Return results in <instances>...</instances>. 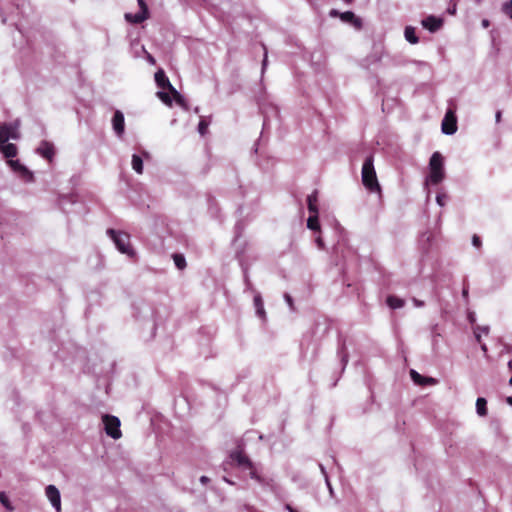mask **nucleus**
I'll return each instance as SVG.
<instances>
[{"mask_svg":"<svg viewBox=\"0 0 512 512\" xmlns=\"http://www.w3.org/2000/svg\"><path fill=\"white\" fill-rule=\"evenodd\" d=\"M316 242H317V244H318V246H319L320 248H322V247H323V241H322V239H321L320 237L316 239Z\"/></svg>","mask_w":512,"mask_h":512,"instance_id":"nucleus-42","label":"nucleus"},{"mask_svg":"<svg viewBox=\"0 0 512 512\" xmlns=\"http://www.w3.org/2000/svg\"><path fill=\"white\" fill-rule=\"evenodd\" d=\"M168 91L173 95V98L176 99V97L180 98V93L173 87V85L168 88Z\"/></svg>","mask_w":512,"mask_h":512,"instance_id":"nucleus-34","label":"nucleus"},{"mask_svg":"<svg viewBox=\"0 0 512 512\" xmlns=\"http://www.w3.org/2000/svg\"><path fill=\"white\" fill-rule=\"evenodd\" d=\"M509 367L512 368V361H509Z\"/></svg>","mask_w":512,"mask_h":512,"instance_id":"nucleus-48","label":"nucleus"},{"mask_svg":"<svg viewBox=\"0 0 512 512\" xmlns=\"http://www.w3.org/2000/svg\"><path fill=\"white\" fill-rule=\"evenodd\" d=\"M45 492L53 507H55L59 512L61 509V498L59 490L54 485H48Z\"/></svg>","mask_w":512,"mask_h":512,"instance_id":"nucleus-9","label":"nucleus"},{"mask_svg":"<svg viewBox=\"0 0 512 512\" xmlns=\"http://www.w3.org/2000/svg\"><path fill=\"white\" fill-rule=\"evenodd\" d=\"M175 101L181 105V106H185V103H184V99L182 97V95H180V98L179 97H176Z\"/></svg>","mask_w":512,"mask_h":512,"instance_id":"nucleus-38","label":"nucleus"},{"mask_svg":"<svg viewBox=\"0 0 512 512\" xmlns=\"http://www.w3.org/2000/svg\"><path fill=\"white\" fill-rule=\"evenodd\" d=\"M488 332H489L488 327H483V328H481V327H477V328L474 330V335H475V337H476L477 342H478V343H481V335H482V334L487 335V334H488Z\"/></svg>","mask_w":512,"mask_h":512,"instance_id":"nucleus-28","label":"nucleus"},{"mask_svg":"<svg viewBox=\"0 0 512 512\" xmlns=\"http://www.w3.org/2000/svg\"><path fill=\"white\" fill-rule=\"evenodd\" d=\"M445 178L444 158L440 152L436 151L432 154L429 161V176L427 181L433 185H437Z\"/></svg>","mask_w":512,"mask_h":512,"instance_id":"nucleus-1","label":"nucleus"},{"mask_svg":"<svg viewBox=\"0 0 512 512\" xmlns=\"http://www.w3.org/2000/svg\"><path fill=\"white\" fill-rule=\"evenodd\" d=\"M404 35H405L406 40L408 42H410L411 44H416L419 41L418 37L415 34V29L411 26H408L405 28Z\"/></svg>","mask_w":512,"mask_h":512,"instance_id":"nucleus-21","label":"nucleus"},{"mask_svg":"<svg viewBox=\"0 0 512 512\" xmlns=\"http://www.w3.org/2000/svg\"><path fill=\"white\" fill-rule=\"evenodd\" d=\"M8 164L13 169V171L19 173L23 179L27 181L32 180L33 174L24 165H22L19 160L10 159Z\"/></svg>","mask_w":512,"mask_h":512,"instance_id":"nucleus-10","label":"nucleus"},{"mask_svg":"<svg viewBox=\"0 0 512 512\" xmlns=\"http://www.w3.org/2000/svg\"><path fill=\"white\" fill-rule=\"evenodd\" d=\"M36 151L48 162L51 163L53 161L55 156V147L51 142L42 141Z\"/></svg>","mask_w":512,"mask_h":512,"instance_id":"nucleus-8","label":"nucleus"},{"mask_svg":"<svg viewBox=\"0 0 512 512\" xmlns=\"http://www.w3.org/2000/svg\"><path fill=\"white\" fill-rule=\"evenodd\" d=\"M7 127H8V134H9V139H19L20 137V134H19V124L18 123H10V124H7Z\"/></svg>","mask_w":512,"mask_h":512,"instance_id":"nucleus-23","label":"nucleus"},{"mask_svg":"<svg viewBox=\"0 0 512 512\" xmlns=\"http://www.w3.org/2000/svg\"><path fill=\"white\" fill-rule=\"evenodd\" d=\"M9 140L7 124L0 125V145L7 143Z\"/></svg>","mask_w":512,"mask_h":512,"instance_id":"nucleus-26","label":"nucleus"},{"mask_svg":"<svg viewBox=\"0 0 512 512\" xmlns=\"http://www.w3.org/2000/svg\"><path fill=\"white\" fill-rule=\"evenodd\" d=\"M1 152L6 158L12 159L17 155V147L12 143H5L0 146Z\"/></svg>","mask_w":512,"mask_h":512,"instance_id":"nucleus-16","label":"nucleus"},{"mask_svg":"<svg viewBox=\"0 0 512 512\" xmlns=\"http://www.w3.org/2000/svg\"><path fill=\"white\" fill-rule=\"evenodd\" d=\"M507 402L512 405V396L507 398Z\"/></svg>","mask_w":512,"mask_h":512,"instance_id":"nucleus-46","label":"nucleus"},{"mask_svg":"<svg viewBox=\"0 0 512 512\" xmlns=\"http://www.w3.org/2000/svg\"><path fill=\"white\" fill-rule=\"evenodd\" d=\"M0 502L8 510H13V507L4 492H0Z\"/></svg>","mask_w":512,"mask_h":512,"instance_id":"nucleus-29","label":"nucleus"},{"mask_svg":"<svg viewBox=\"0 0 512 512\" xmlns=\"http://www.w3.org/2000/svg\"><path fill=\"white\" fill-rule=\"evenodd\" d=\"M286 508H287V510H288L289 512H297V511H296L293 507H291L290 505H287V506H286Z\"/></svg>","mask_w":512,"mask_h":512,"instance_id":"nucleus-43","label":"nucleus"},{"mask_svg":"<svg viewBox=\"0 0 512 512\" xmlns=\"http://www.w3.org/2000/svg\"><path fill=\"white\" fill-rule=\"evenodd\" d=\"M132 168L137 172L138 174L143 173V161L142 158L136 154L132 156Z\"/></svg>","mask_w":512,"mask_h":512,"instance_id":"nucleus-22","label":"nucleus"},{"mask_svg":"<svg viewBox=\"0 0 512 512\" xmlns=\"http://www.w3.org/2000/svg\"><path fill=\"white\" fill-rule=\"evenodd\" d=\"M329 16L333 18L339 17L343 22L349 23L356 28H361L362 26L361 19L351 11L339 12L336 9H331L329 12Z\"/></svg>","mask_w":512,"mask_h":512,"instance_id":"nucleus-6","label":"nucleus"},{"mask_svg":"<svg viewBox=\"0 0 512 512\" xmlns=\"http://www.w3.org/2000/svg\"><path fill=\"white\" fill-rule=\"evenodd\" d=\"M422 25L424 28L428 29L431 32L437 31L441 25L442 20L439 18H436L435 16H428L422 21Z\"/></svg>","mask_w":512,"mask_h":512,"instance_id":"nucleus-13","label":"nucleus"},{"mask_svg":"<svg viewBox=\"0 0 512 512\" xmlns=\"http://www.w3.org/2000/svg\"><path fill=\"white\" fill-rule=\"evenodd\" d=\"M108 235L113 239L117 249L130 257H133L135 252L130 245V236L125 232H117L114 229L107 230Z\"/></svg>","mask_w":512,"mask_h":512,"instance_id":"nucleus-3","label":"nucleus"},{"mask_svg":"<svg viewBox=\"0 0 512 512\" xmlns=\"http://www.w3.org/2000/svg\"><path fill=\"white\" fill-rule=\"evenodd\" d=\"M254 304L256 307L257 315L261 318H265V310H264V306H263V301L260 296H256L254 298Z\"/></svg>","mask_w":512,"mask_h":512,"instance_id":"nucleus-25","label":"nucleus"},{"mask_svg":"<svg viewBox=\"0 0 512 512\" xmlns=\"http://www.w3.org/2000/svg\"><path fill=\"white\" fill-rule=\"evenodd\" d=\"M501 116H502L501 111H497L496 115H495L496 122H500L501 121Z\"/></svg>","mask_w":512,"mask_h":512,"instance_id":"nucleus-39","label":"nucleus"},{"mask_svg":"<svg viewBox=\"0 0 512 512\" xmlns=\"http://www.w3.org/2000/svg\"><path fill=\"white\" fill-rule=\"evenodd\" d=\"M155 82L159 88L164 89V90L165 89L168 90V88H170L172 86V84L170 83L168 77L165 75L163 70H158L155 73Z\"/></svg>","mask_w":512,"mask_h":512,"instance_id":"nucleus-14","label":"nucleus"},{"mask_svg":"<svg viewBox=\"0 0 512 512\" xmlns=\"http://www.w3.org/2000/svg\"><path fill=\"white\" fill-rule=\"evenodd\" d=\"M208 130V122L204 119H201L198 124V131L201 135H205Z\"/></svg>","mask_w":512,"mask_h":512,"instance_id":"nucleus-30","label":"nucleus"},{"mask_svg":"<svg viewBox=\"0 0 512 512\" xmlns=\"http://www.w3.org/2000/svg\"><path fill=\"white\" fill-rule=\"evenodd\" d=\"M307 227L310 230H313V231H319L320 230L318 213H313V214H311L309 216V218L307 220Z\"/></svg>","mask_w":512,"mask_h":512,"instance_id":"nucleus-19","label":"nucleus"},{"mask_svg":"<svg viewBox=\"0 0 512 512\" xmlns=\"http://www.w3.org/2000/svg\"><path fill=\"white\" fill-rule=\"evenodd\" d=\"M266 65H267V54L265 53L264 60L262 63V68L265 69Z\"/></svg>","mask_w":512,"mask_h":512,"instance_id":"nucleus-41","label":"nucleus"},{"mask_svg":"<svg viewBox=\"0 0 512 512\" xmlns=\"http://www.w3.org/2000/svg\"><path fill=\"white\" fill-rule=\"evenodd\" d=\"M157 97L166 105L171 106L172 105V99L170 95L164 91H158Z\"/></svg>","mask_w":512,"mask_h":512,"instance_id":"nucleus-27","label":"nucleus"},{"mask_svg":"<svg viewBox=\"0 0 512 512\" xmlns=\"http://www.w3.org/2000/svg\"><path fill=\"white\" fill-rule=\"evenodd\" d=\"M200 482L204 485L208 484L210 482V479L207 476H201Z\"/></svg>","mask_w":512,"mask_h":512,"instance_id":"nucleus-37","label":"nucleus"},{"mask_svg":"<svg viewBox=\"0 0 512 512\" xmlns=\"http://www.w3.org/2000/svg\"><path fill=\"white\" fill-rule=\"evenodd\" d=\"M482 25H483V27L488 28V27H489V25H490V22H489L487 19H484V20L482 21Z\"/></svg>","mask_w":512,"mask_h":512,"instance_id":"nucleus-40","label":"nucleus"},{"mask_svg":"<svg viewBox=\"0 0 512 512\" xmlns=\"http://www.w3.org/2000/svg\"><path fill=\"white\" fill-rule=\"evenodd\" d=\"M413 303H414V304H415V306H417V307H422V306H424V302H423V301H420V300H418V299H416V298H413Z\"/></svg>","mask_w":512,"mask_h":512,"instance_id":"nucleus-36","label":"nucleus"},{"mask_svg":"<svg viewBox=\"0 0 512 512\" xmlns=\"http://www.w3.org/2000/svg\"><path fill=\"white\" fill-rule=\"evenodd\" d=\"M172 258L174 260V263H175V266L179 269V270H183L185 269L186 267V260H185V257L182 255V254H179V253H175L172 255Z\"/></svg>","mask_w":512,"mask_h":512,"instance_id":"nucleus-24","label":"nucleus"},{"mask_svg":"<svg viewBox=\"0 0 512 512\" xmlns=\"http://www.w3.org/2000/svg\"><path fill=\"white\" fill-rule=\"evenodd\" d=\"M354 0H344V2L348 5L352 4Z\"/></svg>","mask_w":512,"mask_h":512,"instance_id":"nucleus-45","label":"nucleus"},{"mask_svg":"<svg viewBox=\"0 0 512 512\" xmlns=\"http://www.w3.org/2000/svg\"><path fill=\"white\" fill-rule=\"evenodd\" d=\"M102 420L105 432L108 436L113 439L121 438L122 432L120 430V420L118 417L106 414L102 417Z\"/></svg>","mask_w":512,"mask_h":512,"instance_id":"nucleus-4","label":"nucleus"},{"mask_svg":"<svg viewBox=\"0 0 512 512\" xmlns=\"http://www.w3.org/2000/svg\"><path fill=\"white\" fill-rule=\"evenodd\" d=\"M447 196L445 194H438L436 201L440 206H444L446 203Z\"/></svg>","mask_w":512,"mask_h":512,"instance_id":"nucleus-32","label":"nucleus"},{"mask_svg":"<svg viewBox=\"0 0 512 512\" xmlns=\"http://www.w3.org/2000/svg\"><path fill=\"white\" fill-rule=\"evenodd\" d=\"M386 302L391 309L402 308L405 304L403 299L396 296H388Z\"/></svg>","mask_w":512,"mask_h":512,"instance_id":"nucleus-18","label":"nucleus"},{"mask_svg":"<svg viewBox=\"0 0 512 512\" xmlns=\"http://www.w3.org/2000/svg\"><path fill=\"white\" fill-rule=\"evenodd\" d=\"M140 11L138 13H125V20L131 24H140L149 18V9L145 0H137Z\"/></svg>","mask_w":512,"mask_h":512,"instance_id":"nucleus-5","label":"nucleus"},{"mask_svg":"<svg viewBox=\"0 0 512 512\" xmlns=\"http://www.w3.org/2000/svg\"><path fill=\"white\" fill-rule=\"evenodd\" d=\"M285 300L287 301L288 305L292 308L293 307V299L289 294H285Z\"/></svg>","mask_w":512,"mask_h":512,"instance_id":"nucleus-35","label":"nucleus"},{"mask_svg":"<svg viewBox=\"0 0 512 512\" xmlns=\"http://www.w3.org/2000/svg\"><path fill=\"white\" fill-rule=\"evenodd\" d=\"M502 10L505 14L509 15L512 19V0L503 4Z\"/></svg>","mask_w":512,"mask_h":512,"instance_id":"nucleus-31","label":"nucleus"},{"mask_svg":"<svg viewBox=\"0 0 512 512\" xmlns=\"http://www.w3.org/2000/svg\"><path fill=\"white\" fill-rule=\"evenodd\" d=\"M468 292L466 290H463V295L466 296Z\"/></svg>","mask_w":512,"mask_h":512,"instance_id":"nucleus-47","label":"nucleus"},{"mask_svg":"<svg viewBox=\"0 0 512 512\" xmlns=\"http://www.w3.org/2000/svg\"><path fill=\"white\" fill-rule=\"evenodd\" d=\"M410 376H411L412 380L414 381V383L419 386L436 385L438 382L437 379L432 378V377L422 376L415 370L410 371Z\"/></svg>","mask_w":512,"mask_h":512,"instance_id":"nucleus-12","label":"nucleus"},{"mask_svg":"<svg viewBox=\"0 0 512 512\" xmlns=\"http://www.w3.org/2000/svg\"><path fill=\"white\" fill-rule=\"evenodd\" d=\"M472 244L476 247V248H480L481 245H482V242H481V239L478 235L474 234L473 237H472Z\"/></svg>","mask_w":512,"mask_h":512,"instance_id":"nucleus-33","label":"nucleus"},{"mask_svg":"<svg viewBox=\"0 0 512 512\" xmlns=\"http://www.w3.org/2000/svg\"><path fill=\"white\" fill-rule=\"evenodd\" d=\"M509 382H510V384L512 385V378L510 379V381H509Z\"/></svg>","mask_w":512,"mask_h":512,"instance_id":"nucleus-49","label":"nucleus"},{"mask_svg":"<svg viewBox=\"0 0 512 512\" xmlns=\"http://www.w3.org/2000/svg\"><path fill=\"white\" fill-rule=\"evenodd\" d=\"M481 348H482V350H483L484 352H486V351H487V347H486V345H485V344H481Z\"/></svg>","mask_w":512,"mask_h":512,"instance_id":"nucleus-44","label":"nucleus"},{"mask_svg":"<svg viewBox=\"0 0 512 512\" xmlns=\"http://www.w3.org/2000/svg\"><path fill=\"white\" fill-rule=\"evenodd\" d=\"M307 206L310 214L319 213L318 210V192L314 191L307 197Z\"/></svg>","mask_w":512,"mask_h":512,"instance_id":"nucleus-15","label":"nucleus"},{"mask_svg":"<svg viewBox=\"0 0 512 512\" xmlns=\"http://www.w3.org/2000/svg\"><path fill=\"white\" fill-rule=\"evenodd\" d=\"M441 129L444 134L452 135L457 131V118L453 110L449 109L442 121Z\"/></svg>","mask_w":512,"mask_h":512,"instance_id":"nucleus-7","label":"nucleus"},{"mask_svg":"<svg viewBox=\"0 0 512 512\" xmlns=\"http://www.w3.org/2000/svg\"><path fill=\"white\" fill-rule=\"evenodd\" d=\"M112 125L115 133L118 136H122L125 130V120L124 115L121 111H115L112 119Z\"/></svg>","mask_w":512,"mask_h":512,"instance_id":"nucleus-11","label":"nucleus"},{"mask_svg":"<svg viewBox=\"0 0 512 512\" xmlns=\"http://www.w3.org/2000/svg\"><path fill=\"white\" fill-rule=\"evenodd\" d=\"M362 183L370 192H380L381 190L374 169L372 156L367 157L363 163Z\"/></svg>","mask_w":512,"mask_h":512,"instance_id":"nucleus-2","label":"nucleus"},{"mask_svg":"<svg viewBox=\"0 0 512 512\" xmlns=\"http://www.w3.org/2000/svg\"><path fill=\"white\" fill-rule=\"evenodd\" d=\"M476 410L479 416L487 415V401L483 397H479L476 400Z\"/></svg>","mask_w":512,"mask_h":512,"instance_id":"nucleus-20","label":"nucleus"},{"mask_svg":"<svg viewBox=\"0 0 512 512\" xmlns=\"http://www.w3.org/2000/svg\"><path fill=\"white\" fill-rule=\"evenodd\" d=\"M232 459L238 463V465L251 468L252 463L249 458L242 452H236L232 454Z\"/></svg>","mask_w":512,"mask_h":512,"instance_id":"nucleus-17","label":"nucleus"}]
</instances>
